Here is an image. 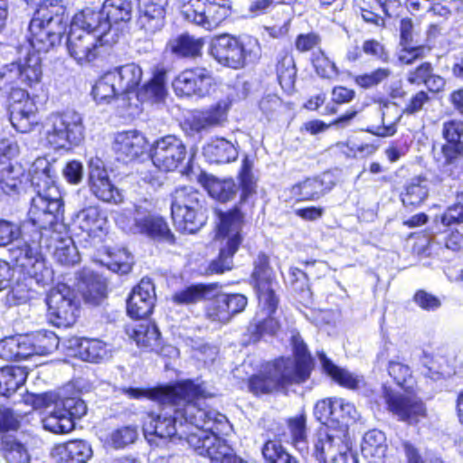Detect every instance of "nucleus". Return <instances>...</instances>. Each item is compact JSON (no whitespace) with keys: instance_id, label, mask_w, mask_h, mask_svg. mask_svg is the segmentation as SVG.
<instances>
[{"instance_id":"obj_1","label":"nucleus","mask_w":463,"mask_h":463,"mask_svg":"<svg viewBox=\"0 0 463 463\" xmlns=\"http://www.w3.org/2000/svg\"><path fill=\"white\" fill-rule=\"evenodd\" d=\"M252 169V161L245 156L237 173L238 184L232 177L220 179L203 171L197 175L198 183L218 203L232 202L239 193L236 203L226 211L216 212L218 222L214 238L218 243V253L205 267L206 276L222 275L235 267L234 257L244 241L242 226L247 216V210L244 208H248L250 214H252L255 208L254 197L258 193V177L254 175Z\"/></svg>"},{"instance_id":"obj_19","label":"nucleus","mask_w":463,"mask_h":463,"mask_svg":"<svg viewBox=\"0 0 463 463\" xmlns=\"http://www.w3.org/2000/svg\"><path fill=\"white\" fill-rule=\"evenodd\" d=\"M232 105V99L230 97L218 99L207 109L196 111L184 118L183 128L186 132L194 134L222 126L228 120Z\"/></svg>"},{"instance_id":"obj_39","label":"nucleus","mask_w":463,"mask_h":463,"mask_svg":"<svg viewBox=\"0 0 463 463\" xmlns=\"http://www.w3.org/2000/svg\"><path fill=\"white\" fill-rule=\"evenodd\" d=\"M317 357L320 361L323 373L338 386L351 391H356L360 388L362 378L347 369L336 365L324 351L317 352Z\"/></svg>"},{"instance_id":"obj_57","label":"nucleus","mask_w":463,"mask_h":463,"mask_svg":"<svg viewBox=\"0 0 463 463\" xmlns=\"http://www.w3.org/2000/svg\"><path fill=\"white\" fill-rule=\"evenodd\" d=\"M34 355H47L59 346V338L49 330H40L28 334Z\"/></svg>"},{"instance_id":"obj_2","label":"nucleus","mask_w":463,"mask_h":463,"mask_svg":"<svg viewBox=\"0 0 463 463\" xmlns=\"http://www.w3.org/2000/svg\"><path fill=\"white\" fill-rule=\"evenodd\" d=\"M194 385L197 393H190L176 403L161 404L173 407V415L147 411L143 420L144 431L161 439L184 440L193 449L192 437H204L208 430L214 428V422L226 423L225 415L201 406L200 402L213 396L206 389L205 383L194 380Z\"/></svg>"},{"instance_id":"obj_58","label":"nucleus","mask_w":463,"mask_h":463,"mask_svg":"<svg viewBox=\"0 0 463 463\" xmlns=\"http://www.w3.org/2000/svg\"><path fill=\"white\" fill-rule=\"evenodd\" d=\"M54 239L55 244L47 247H53V256L57 262L64 266H72L79 262L80 257L77 248L71 239H61L58 235Z\"/></svg>"},{"instance_id":"obj_26","label":"nucleus","mask_w":463,"mask_h":463,"mask_svg":"<svg viewBox=\"0 0 463 463\" xmlns=\"http://www.w3.org/2000/svg\"><path fill=\"white\" fill-rule=\"evenodd\" d=\"M14 147L11 144L0 146V186L6 194H18L23 184L28 179L24 167L18 163H11V154Z\"/></svg>"},{"instance_id":"obj_56","label":"nucleus","mask_w":463,"mask_h":463,"mask_svg":"<svg viewBox=\"0 0 463 463\" xmlns=\"http://www.w3.org/2000/svg\"><path fill=\"white\" fill-rule=\"evenodd\" d=\"M387 371L393 382L406 393H412L414 392L416 381L408 364L400 361H390Z\"/></svg>"},{"instance_id":"obj_7","label":"nucleus","mask_w":463,"mask_h":463,"mask_svg":"<svg viewBox=\"0 0 463 463\" xmlns=\"http://www.w3.org/2000/svg\"><path fill=\"white\" fill-rule=\"evenodd\" d=\"M258 40L227 33L214 35L209 44V55L220 65L232 70L243 69L258 56Z\"/></svg>"},{"instance_id":"obj_29","label":"nucleus","mask_w":463,"mask_h":463,"mask_svg":"<svg viewBox=\"0 0 463 463\" xmlns=\"http://www.w3.org/2000/svg\"><path fill=\"white\" fill-rule=\"evenodd\" d=\"M149 146L146 137L136 129L118 133L113 142L115 153L127 163L148 154Z\"/></svg>"},{"instance_id":"obj_24","label":"nucleus","mask_w":463,"mask_h":463,"mask_svg":"<svg viewBox=\"0 0 463 463\" xmlns=\"http://www.w3.org/2000/svg\"><path fill=\"white\" fill-rule=\"evenodd\" d=\"M87 184L90 193L102 203L117 205L124 202L121 190L114 184L107 168L102 165L90 164Z\"/></svg>"},{"instance_id":"obj_9","label":"nucleus","mask_w":463,"mask_h":463,"mask_svg":"<svg viewBox=\"0 0 463 463\" xmlns=\"http://www.w3.org/2000/svg\"><path fill=\"white\" fill-rule=\"evenodd\" d=\"M232 0H183L180 13L184 20L212 32L232 14Z\"/></svg>"},{"instance_id":"obj_18","label":"nucleus","mask_w":463,"mask_h":463,"mask_svg":"<svg viewBox=\"0 0 463 463\" xmlns=\"http://www.w3.org/2000/svg\"><path fill=\"white\" fill-rule=\"evenodd\" d=\"M248 306V298L241 293H218L213 296L204 308L208 320L220 325L228 324Z\"/></svg>"},{"instance_id":"obj_61","label":"nucleus","mask_w":463,"mask_h":463,"mask_svg":"<svg viewBox=\"0 0 463 463\" xmlns=\"http://www.w3.org/2000/svg\"><path fill=\"white\" fill-rule=\"evenodd\" d=\"M454 202L448 205L439 216L444 227H453L463 224V189L454 194Z\"/></svg>"},{"instance_id":"obj_47","label":"nucleus","mask_w":463,"mask_h":463,"mask_svg":"<svg viewBox=\"0 0 463 463\" xmlns=\"http://www.w3.org/2000/svg\"><path fill=\"white\" fill-rule=\"evenodd\" d=\"M27 376L25 367L11 365L0 368V395H13L25 383Z\"/></svg>"},{"instance_id":"obj_48","label":"nucleus","mask_w":463,"mask_h":463,"mask_svg":"<svg viewBox=\"0 0 463 463\" xmlns=\"http://www.w3.org/2000/svg\"><path fill=\"white\" fill-rule=\"evenodd\" d=\"M165 6L152 5L151 2L142 3L137 22L140 27L149 34L159 31L165 23Z\"/></svg>"},{"instance_id":"obj_49","label":"nucleus","mask_w":463,"mask_h":463,"mask_svg":"<svg viewBox=\"0 0 463 463\" xmlns=\"http://www.w3.org/2000/svg\"><path fill=\"white\" fill-rule=\"evenodd\" d=\"M60 458L63 463H87L92 457L90 444L83 439H71L60 448Z\"/></svg>"},{"instance_id":"obj_64","label":"nucleus","mask_w":463,"mask_h":463,"mask_svg":"<svg viewBox=\"0 0 463 463\" xmlns=\"http://www.w3.org/2000/svg\"><path fill=\"white\" fill-rule=\"evenodd\" d=\"M374 0H354V8L357 10L364 23L376 27H384L385 19L376 12Z\"/></svg>"},{"instance_id":"obj_6","label":"nucleus","mask_w":463,"mask_h":463,"mask_svg":"<svg viewBox=\"0 0 463 463\" xmlns=\"http://www.w3.org/2000/svg\"><path fill=\"white\" fill-rule=\"evenodd\" d=\"M34 196L28 210V221L37 229H46L60 213L63 203L49 166L34 170L30 176Z\"/></svg>"},{"instance_id":"obj_33","label":"nucleus","mask_w":463,"mask_h":463,"mask_svg":"<svg viewBox=\"0 0 463 463\" xmlns=\"http://www.w3.org/2000/svg\"><path fill=\"white\" fill-rule=\"evenodd\" d=\"M125 333L139 349L145 352L160 353L162 351L161 333L154 322L128 326Z\"/></svg>"},{"instance_id":"obj_17","label":"nucleus","mask_w":463,"mask_h":463,"mask_svg":"<svg viewBox=\"0 0 463 463\" xmlns=\"http://www.w3.org/2000/svg\"><path fill=\"white\" fill-rule=\"evenodd\" d=\"M269 439L289 444L295 449L307 444V415L300 411L283 420L274 421L268 429Z\"/></svg>"},{"instance_id":"obj_27","label":"nucleus","mask_w":463,"mask_h":463,"mask_svg":"<svg viewBox=\"0 0 463 463\" xmlns=\"http://www.w3.org/2000/svg\"><path fill=\"white\" fill-rule=\"evenodd\" d=\"M441 137L445 140L440 146L443 165H452L463 157V121L459 118L444 121Z\"/></svg>"},{"instance_id":"obj_22","label":"nucleus","mask_w":463,"mask_h":463,"mask_svg":"<svg viewBox=\"0 0 463 463\" xmlns=\"http://www.w3.org/2000/svg\"><path fill=\"white\" fill-rule=\"evenodd\" d=\"M313 455L320 463H347L355 453L347 435L325 434L316 440Z\"/></svg>"},{"instance_id":"obj_34","label":"nucleus","mask_w":463,"mask_h":463,"mask_svg":"<svg viewBox=\"0 0 463 463\" xmlns=\"http://www.w3.org/2000/svg\"><path fill=\"white\" fill-rule=\"evenodd\" d=\"M135 227L140 234L169 245L176 244V237L166 220L157 214L145 215L135 221Z\"/></svg>"},{"instance_id":"obj_54","label":"nucleus","mask_w":463,"mask_h":463,"mask_svg":"<svg viewBox=\"0 0 463 463\" xmlns=\"http://www.w3.org/2000/svg\"><path fill=\"white\" fill-rule=\"evenodd\" d=\"M263 463H300L283 444L268 439L261 446Z\"/></svg>"},{"instance_id":"obj_55","label":"nucleus","mask_w":463,"mask_h":463,"mask_svg":"<svg viewBox=\"0 0 463 463\" xmlns=\"http://www.w3.org/2000/svg\"><path fill=\"white\" fill-rule=\"evenodd\" d=\"M0 452L7 463L30 462V455L25 445L15 438L2 437Z\"/></svg>"},{"instance_id":"obj_32","label":"nucleus","mask_w":463,"mask_h":463,"mask_svg":"<svg viewBox=\"0 0 463 463\" xmlns=\"http://www.w3.org/2000/svg\"><path fill=\"white\" fill-rule=\"evenodd\" d=\"M428 177L417 175L409 179L399 194L400 201L405 209L413 211L422 206L429 199L430 189Z\"/></svg>"},{"instance_id":"obj_41","label":"nucleus","mask_w":463,"mask_h":463,"mask_svg":"<svg viewBox=\"0 0 463 463\" xmlns=\"http://www.w3.org/2000/svg\"><path fill=\"white\" fill-rule=\"evenodd\" d=\"M364 55L382 63H387L390 61V53L385 45L374 38L364 40L361 47L356 45L348 49L345 60L354 63L362 60Z\"/></svg>"},{"instance_id":"obj_51","label":"nucleus","mask_w":463,"mask_h":463,"mask_svg":"<svg viewBox=\"0 0 463 463\" xmlns=\"http://www.w3.org/2000/svg\"><path fill=\"white\" fill-rule=\"evenodd\" d=\"M385 449V436L381 430H371L364 435L361 443V452L369 463H376L379 459L383 458Z\"/></svg>"},{"instance_id":"obj_16","label":"nucleus","mask_w":463,"mask_h":463,"mask_svg":"<svg viewBox=\"0 0 463 463\" xmlns=\"http://www.w3.org/2000/svg\"><path fill=\"white\" fill-rule=\"evenodd\" d=\"M223 423L214 422V428L208 430L203 438H191L193 450L198 455L207 457L210 463H248L237 455L228 442L219 436L220 426Z\"/></svg>"},{"instance_id":"obj_3","label":"nucleus","mask_w":463,"mask_h":463,"mask_svg":"<svg viewBox=\"0 0 463 463\" xmlns=\"http://www.w3.org/2000/svg\"><path fill=\"white\" fill-rule=\"evenodd\" d=\"M10 121L20 133H29L41 125L47 147L54 151H70L84 140L81 116L75 110L52 112L40 123L38 107L28 91H16L12 95Z\"/></svg>"},{"instance_id":"obj_52","label":"nucleus","mask_w":463,"mask_h":463,"mask_svg":"<svg viewBox=\"0 0 463 463\" xmlns=\"http://www.w3.org/2000/svg\"><path fill=\"white\" fill-rule=\"evenodd\" d=\"M81 296L86 304L99 306L107 298V284L96 273L82 277Z\"/></svg>"},{"instance_id":"obj_28","label":"nucleus","mask_w":463,"mask_h":463,"mask_svg":"<svg viewBox=\"0 0 463 463\" xmlns=\"http://www.w3.org/2000/svg\"><path fill=\"white\" fill-rule=\"evenodd\" d=\"M99 36L80 29H71L67 36L70 55L82 65L93 62L99 57Z\"/></svg>"},{"instance_id":"obj_60","label":"nucleus","mask_w":463,"mask_h":463,"mask_svg":"<svg viewBox=\"0 0 463 463\" xmlns=\"http://www.w3.org/2000/svg\"><path fill=\"white\" fill-rule=\"evenodd\" d=\"M17 73L15 62L5 64L0 69V97H5L8 103L12 101L14 92L27 91L16 85Z\"/></svg>"},{"instance_id":"obj_5","label":"nucleus","mask_w":463,"mask_h":463,"mask_svg":"<svg viewBox=\"0 0 463 463\" xmlns=\"http://www.w3.org/2000/svg\"><path fill=\"white\" fill-rule=\"evenodd\" d=\"M70 22L62 0H48L36 7L28 25V41L32 48L49 52L60 45Z\"/></svg>"},{"instance_id":"obj_53","label":"nucleus","mask_w":463,"mask_h":463,"mask_svg":"<svg viewBox=\"0 0 463 463\" xmlns=\"http://www.w3.org/2000/svg\"><path fill=\"white\" fill-rule=\"evenodd\" d=\"M102 11L111 27L114 24L130 21L132 3L130 0H105L102 5Z\"/></svg>"},{"instance_id":"obj_25","label":"nucleus","mask_w":463,"mask_h":463,"mask_svg":"<svg viewBox=\"0 0 463 463\" xmlns=\"http://www.w3.org/2000/svg\"><path fill=\"white\" fill-rule=\"evenodd\" d=\"M156 301V288L151 279L142 278L127 298V314L135 320L148 318Z\"/></svg>"},{"instance_id":"obj_31","label":"nucleus","mask_w":463,"mask_h":463,"mask_svg":"<svg viewBox=\"0 0 463 463\" xmlns=\"http://www.w3.org/2000/svg\"><path fill=\"white\" fill-rule=\"evenodd\" d=\"M406 81L412 86L423 85L433 95H438L445 90L446 79L435 72L434 65L428 61L420 62L410 69L405 76Z\"/></svg>"},{"instance_id":"obj_38","label":"nucleus","mask_w":463,"mask_h":463,"mask_svg":"<svg viewBox=\"0 0 463 463\" xmlns=\"http://www.w3.org/2000/svg\"><path fill=\"white\" fill-rule=\"evenodd\" d=\"M277 80L285 93L290 95L296 90L297 65L294 56L288 49L279 52L275 60Z\"/></svg>"},{"instance_id":"obj_63","label":"nucleus","mask_w":463,"mask_h":463,"mask_svg":"<svg viewBox=\"0 0 463 463\" xmlns=\"http://www.w3.org/2000/svg\"><path fill=\"white\" fill-rule=\"evenodd\" d=\"M356 96L354 89L344 85L334 86L331 90L330 103L326 106L323 115L331 116L338 111V107L352 102Z\"/></svg>"},{"instance_id":"obj_37","label":"nucleus","mask_w":463,"mask_h":463,"mask_svg":"<svg viewBox=\"0 0 463 463\" xmlns=\"http://www.w3.org/2000/svg\"><path fill=\"white\" fill-rule=\"evenodd\" d=\"M40 51L33 48L24 60L15 62V71H18V80L26 88L33 90L38 86L43 79L42 59Z\"/></svg>"},{"instance_id":"obj_40","label":"nucleus","mask_w":463,"mask_h":463,"mask_svg":"<svg viewBox=\"0 0 463 463\" xmlns=\"http://www.w3.org/2000/svg\"><path fill=\"white\" fill-rule=\"evenodd\" d=\"M167 94L166 90V70L157 68L152 77L142 86L140 85L136 98L141 103L164 101Z\"/></svg>"},{"instance_id":"obj_21","label":"nucleus","mask_w":463,"mask_h":463,"mask_svg":"<svg viewBox=\"0 0 463 463\" xmlns=\"http://www.w3.org/2000/svg\"><path fill=\"white\" fill-rule=\"evenodd\" d=\"M387 410L399 420L408 424H417L427 416L426 406L421 399L412 393H395L386 390L383 393Z\"/></svg>"},{"instance_id":"obj_13","label":"nucleus","mask_w":463,"mask_h":463,"mask_svg":"<svg viewBox=\"0 0 463 463\" xmlns=\"http://www.w3.org/2000/svg\"><path fill=\"white\" fill-rule=\"evenodd\" d=\"M249 283L254 289L259 303H263L271 311L279 305V297L274 288L277 284L276 276L269 256L266 252L260 251L253 260Z\"/></svg>"},{"instance_id":"obj_46","label":"nucleus","mask_w":463,"mask_h":463,"mask_svg":"<svg viewBox=\"0 0 463 463\" xmlns=\"http://www.w3.org/2000/svg\"><path fill=\"white\" fill-rule=\"evenodd\" d=\"M76 354L84 362L100 364L109 356V349L99 338L80 337L76 344Z\"/></svg>"},{"instance_id":"obj_4","label":"nucleus","mask_w":463,"mask_h":463,"mask_svg":"<svg viewBox=\"0 0 463 463\" xmlns=\"http://www.w3.org/2000/svg\"><path fill=\"white\" fill-rule=\"evenodd\" d=\"M292 356L279 355L260 364L247 378L248 391L255 397L276 393L288 394L293 385H301L311 377L314 358L298 332L289 338Z\"/></svg>"},{"instance_id":"obj_8","label":"nucleus","mask_w":463,"mask_h":463,"mask_svg":"<svg viewBox=\"0 0 463 463\" xmlns=\"http://www.w3.org/2000/svg\"><path fill=\"white\" fill-rule=\"evenodd\" d=\"M203 194L191 186H180L171 194V218L183 233L196 232L206 221Z\"/></svg>"},{"instance_id":"obj_45","label":"nucleus","mask_w":463,"mask_h":463,"mask_svg":"<svg viewBox=\"0 0 463 463\" xmlns=\"http://www.w3.org/2000/svg\"><path fill=\"white\" fill-rule=\"evenodd\" d=\"M220 287L219 283H196L176 290L171 296V301L176 306L195 305L206 299V294Z\"/></svg>"},{"instance_id":"obj_43","label":"nucleus","mask_w":463,"mask_h":463,"mask_svg":"<svg viewBox=\"0 0 463 463\" xmlns=\"http://www.w3.org/2000/svg\"><path fill=\"white\" fill-rule=\"evenodd\" d=\"M259 305L266 312L267 317L248 326L247 335L252 343L260 342L265 335H276L281 327L279 319L274 317L279 305H277L273 311L266 307L263 303H259Z\"/></svg>"},{"instance_id":"obj_10","label":"nucleus","mask_w":463,"mask_h":463,"mask_svg":"<svg viewBox=\"0 0 463 463\" xmlns=\"http://www.w3.org/2000/svg\"><path fill=\"white\" fill-rule=\"evenodd\" d=\"M47 317L57 327L72 326L80 318V303L75 290L69 285L58 282L45 297Z\"/></svg>"},{"instance_id":"obj_11","label":"nucleus","mask_w":463,"mask_h":463,"mask_svg":"<svg viewBox=\"0 0 463 463\" xmlns=\"http://www.w3.org/2000/svg\"><path fill=\"white\" fill-rule=\"evenodd\" d=\"M43 229L35 227L36 238L24 241L13 251L12 265L14 270L24 279H34L37 282H43L51 274L46 266V260L42 252Z\"/></svg>"},{"instance_id":"obj_44","label":"nucleus","mask_w":463,"mask_h":463,"mask_svg":"<svg viewBox=\"0 0 463 463\" xmlns=\"http://www.w3.org/2000/svg\"><path fill=\"white\" fill-rule=\"evenodd\" d=\"M73 24L78 25L80 30L90 33L99 31V35L106 33L110 29L102 7L99 10L91 7L83 8L74 15Z\"/></svg>"},{"instance_id":"obj_23","label":"nucleus","mask_w":463,"mask_h":463,"mask_svg":"<svg viewBox=\"0 0 463 463\" xmlns=\"http://www.w3.org/2000/svg\"><path fill=\"white\" fill-rule=\"evenodd\" d=\"M335 186L333 175L328 172H322L296 182L290 185L288 191L291 199L297 203L317 202L330 193Z\"/></svg>"},{"instance_id":"obj_15","label":"nucleus","mask_w":463,"mask_h":463,"mask_svg":"<svg viewBox=\"0 0 463 463\" xmlns=\"http://www.w3.org/2000/svg\"><path fill=\"white\" fill-rule=\"evenodd\" d=\"M187 149L183 140L175 135L156 138L148 147L153 165L163 173L175 172L186 158Z\"/></svg>"},{"instance_id":"obj_59","label":"nucleus","mask_w":463,"mask_h":463,"mask_svg":"<svg viewBox=\"0 0 463 463\" xmlns=\"http://www.w3.org/2000/svg\"><path fill=\"white\" fill-rule=\"evenodd\" d=\"M392 75L387 67H377L370 71L356 74L353 77L354 83L362 90L376 88L386 81Z\"/></svg>"},{"instance_id":"obj_14","label":"nucleus","mask_w":463,"mask_h":463,"mask_svg":"<svg viewBox=\"0 0 463 463\" xmlns=\"http://www.w3.org/2000/svg\"><path fill=\"white\" fill-rule=\"evenodd\" d=\"M172 86L178 98L203 99L215 87L213 72L203 66H194L182 70L173 80Z\"/></svg>"},{"instance_id":"obj_20","label":"nucleus","mask_w":463,"mask_h":463,"mask_svg":"<svg viewBox=\"0 0 463 463\" xmlns=\"http://www.w3.org/2000/svg\"><path fill=\"white\" fill-rule=\"evenodd\" d=\"M54 405V410L50 414V420L53 422L47 427L54 433H69L75 428V420L87 413V405L79 397L67 396L57 399Z\"/></svg>"},{"instance_id":"obj_42","label":"nucleus","mask_w":463,"mask_h":463,"mask_svg":"<svg viewBox=\"0 0 463 463\" xmlns=\"http://www.w3.org/2000/svg\"><path fill=\"white\" fill-rule=\"evenodd\" d=\"M203 155L212 164L223 165L238 158L235 146L224 137H213L203 146Z\"/></svg>"},{"instance_id":"obj_36","label":"nucleus","mask_w":463,"mask_h":463,"mask_svg":"<svg viewBox=\"0 0 463 463\" xmlns=\"http://www.w3.org/2000/svg\"><path fill=\"white\" fill-rule=\"evenodd\" d=\"M115 76V81L123 100H130L137 94L142 80V69L136 63H127L109 70Z\"/></svg>"},{"instance_id":"obj_35","label":"nucleus","mask_w":463,"mask_h":463,"mask_svg":"<svg viewBox=\"0 0 463 463\" xmlns=\"http://www.w3.org/2000/svg\"><path fill=\"white\" fill-rule=\"evenodd\" d=\"M204 45V37H194L188 33H183L170 39L166 49L178 59L195 61L202 58Z\"/></svg>"},{"instance_id":"obj_62","label":"nucleus","mask_w":463,"mask_h":463,"mask_svg":"<svg viewBox=\"0 0 463 463\" xmlns=\"http://www.w3.org/2000/svg\"><path fill=\"white\" fill-rule=\"evenodd\" d=\"M310 61L315 72L321 79L330 80L336 78L339 74L335 63L321 49L312 53Z\"/></svg>"},{"instance_id":"obj_12","label":"nucleus","mask_w":463,"mask_h":463,"mask_svg":"<svg viewBox=\"0 0 463 463\" xmlns=\"http://www.w3.org/2000/svg\"><path fill=\"white\" fill-rule=\"evenodd\" d=\"M121 393L132 400L147 399L158 404L176 403L190 393H197L194 379L178 380L153 387H123Z\"/></svg>"},{"instance_id":"obj_30","label":"nucleus","mask_w":463,"mask_h":463,"mask_svg":"<svg viewBox=\"0 0 463 463\" xmlns=\"http://www.w3.org/2000/svg\"><path fill=\"white\" fill-rule=\"evenodd\" d=\"M79 228L81 235L90 242H101L107 234L108 219L98 206L83 208L79 215Z\"/></svg>"},{"instance_id":"obj_50","label":"nucleus","mask_w":463,"mask_h":463,"mask_svg":"<svg viewBox=\"0 0 463 463\" xmlns=\"http://www.w3.org/2000/svg\"><path fill=\"white\" fill-rule=\"evenodd\" d=\"M91 95L98 104H109L121 98L115 81V76L109 71L104 72L94 83Z\"/></svg>"}]
</instances>
